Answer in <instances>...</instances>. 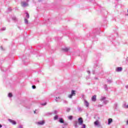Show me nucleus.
<instances>
[{"mask_svg":"<svg viewBox=\"0 0 128 128\" xmlns=\"http://www.w3.org/2000/svg\"><path fill=\"white\" fill-rule=\"evenodd\" d=\"M76 90H72L71 94L68 96V98H72V96H76Z\"/></svg>","mask_w":128,"mask_h":128,"instance_id":"nucleus-1","label":"nucleus"},{"mask_svg":"<svg viewBox=\"0 0 128 128\" xmlns=\"http://www.w3.org/2000/svg\"><path fill=\"white\" fill-rule=\"evenodd\" d=\"M78 122L80 126H82V124H84V120H82V118H78Z\"/></svg>","mask_w":128,"mask_h":128,"instance_id":"nucleus-2","label":"nucleus"},{"mask_svg":"<svg viewBox=\"0 0 128 128\" xmlns=\"http://www.w3.org/2000/svg\"><path fill=\"white\" fill-rule=\"evenodd\" d=\"M8 120L12 124H14V125L16 124V122L15 120H14L12 119H8Z\"/></svg>","mask_w":128,"mask_h":128,"instance_id":"nucleus-3","label":"nucleus"},{"mask_svg":"<svg viewBox=\"0 0 128 128\" xmlns=\"http://www.w3.org/2000/svg\"><path fill=\"white\" fill-rule=\"evenodd\" d=\"M94 124L96 126H100V122L98 120L94 122Z\"/></svg>","mask_w":128,"mask_h":128,"instance_id":"nucleus-4","label":"nucleus"},{"mask_svg":"<svg viewBox=\"0 0 128 128\" xmlns=\"http://www.w3.org/2000/svg\"><path fill=\"white\" fill-rule=\"evenodd\" d=\"M22 6H23V8H26L28 6V4L26 3V2H22Z\"/></svg>","mask_w":128,"mask_h":128,"instance_id":"nucleus-5","label":"nucleus"},{"mask_svg":"<svg viewBox=\"0 0 128 128\" xmlns=\"http://www.w3.org/2000/svg\"><path fill=\"white\" fill-rule=\"evenodd\" d=\"M116 72H122V67H118L116 70Z\"/></svg>","mask_w":128,"mask_h":128,"instance_id":"nucleus-6","label":"nucleus"},{"mask_svg":"<svg viewBox=\"0 0 128 128\" xmlns=\"http://www.w3.org/2000/svg\"><path fill=\"white\" fill-rule=\"evenodd\" d=\"M92 102H96V95H94L92 98Z\"/></svg>","mask_w":128,"mask_h":128,"instance_id":"nucleus-7","label":"nucleus"},{"mask_svg":"<svg viewBox=\"0 0 128 128\" xmlns=\"http://www.w3.org/2000/svg\"><path fill=\"white\" fill-rule=\"evenodd\" d=\"M84 105L86 106V108H88L89 106H90V103H88V102L86 101V100H84Z\"/></svg>","mask_w":128,"mask_h":128,"instance_id":"nucleus-8","label":"nucleus"},{"mask_svg":"<svg viewBox=\"0 0 128 128\" xmlns=\"http://www.w3.org/2000/svg\"><path fill=\"white\" fill-rule=\"evenodd\" d=\"M38 124L39 126H42V124H44V120L40 121L38 122Z\"/></svg>","mask_w":128,"mask_h":128,"instance_id":"nucleus-9","label":"nucleus"},{"mask_svg":"<svg viewBox=\"0 0 128 128\" xmlns=\"http://www.w3.org/2000/svg\"><path fill=\"white\" fill-rule=\"evenodd\" d=\"M100 29H96V32H94L95 34H100Z\"/></svg>","mask_w":128,"mask_h":128,"instance_id":"nucleus-10","label":"nucleus"},{"mask_svg":"<svg viewBox=\"0 0 128 128\" xmlns=\"http://www.w3.org/2000/svg\"><path fill=\"white\" fill-rule=\"evenodd\" d=\"M74 126H75V128H78V121H76V120L74 121Z\"/></svg>","mask_w":128,"mask_h":128,"instance_id":"nucleus-11","label":"nucleus"},{"mask_svg":"<svg viewBox=\"0 0 128 128\" xmlns=\"http://www.w3.org/2000/svg\"><path fill=\"white\" fill-rule=\"evenodd\" d=\"M59 122H60V124H64V119H62V118H59Z\"/></svg>","mask_w":128,"mask_h":128,"instance_id":"nucleus-12","label":"nucleus"},{"mask_svg":"<svg viewBox=\"0 0 128 128\" xmlns=\"http://www.w3.org/2000/svg\"><path fill=\"white\" fill-rule=\"evenodd\" d=\"M112 122V118H110L108 120V124H110Z\"/></svg>","mask_w":128,"mask_h":128,"instance_id":"nucleus-13","label":"nucleus"},{"mask_svg":"<svg viewBox=\"0 0 128 128\" xmlns=\"http://www.w3.org/2000/svg\"><path fill=\"white\" fill-rule=\"evenodd\" d=\"M64 52H68V50H70L68 48H66L62 49Z\"/></svg>","mask_w":128,"mask_h":128,"instance_id":"nucleus-14","label":"nucleus"},{"mask_svg":"<svg viewBox=\"0 0 128 128\" xmlns=\"http://www.w3.org/2000/svg\"><path fill=\"white\" fill-rule=\"evenodd\" d=\"M114 110L118 109V103L116 102L114 104Z\"/></svg>","mask_w":128,"mask_h":128,"instance_id":"nucleus-15","label":"nucleus"},{"mask_svg":"<svg viewBox=\"0 0 128 128\" xmlns=\"http://www.w3.org/2000/svg\"><path fill=\"white\" fill-rule=\"evenodd\" d=\"M89 2H92L94 6L96 4V1L94 0H88Z\"/></svg>","mask_w":128,"mask_h":128,"instance_id":"nucleus-16","label":"nucleus"},{"mask_svg":"<svg viewBox=\"0 0 128 128\" xmlns=\"http://www.w3.org/2000/svg\"><path fill=\"white\" fill-rule=\"evenodd\" d=\"M122 106V108H126V102H124Z\"/></svg>","mask_w":128,"mask_h":128,"instance_id":"nucleus-17","label":"nucleus"},{"mask_svg":"<svg viewBox=\"0 0 128 128\" xmlns=\"http://www.w3.org/2000/svg\"><path fill=\"white\" fill-rule=\"evenodd\" d=\"M68 120H72V118H74V116H68Z\"/></svg>","mask_w":128,"mask_h":128,"instance_id":"nucleus-18","label":"nucleus"},{"mask_svg":"<svg viewBox=\"0 0 128 128\" xmlns=\"http://www.w3.org/2000/svg\"><path fill=\"white\" fill-rule=\"evenodd\" d=\"M78 112H82V110H84V109L82 108L80 106L78 107Z\"/></svg>","mask_w":128,"mask_h":128,"instance_id":"nucleus-19","label":"nucleus"},{"mask_svg":"<svg viewBox=\"0 0 128 128\" xmlns=\"http://www.w3.org/2000/svg\"><path fill=\"white\" fill-rule=\"evenodd\" d=\"M106 96H102L101 99L100 100L101 102H102V101L104 100H106Z\"/></svg>","mask_w":128,"mask_h":128,"instance_id":"nucleus-20","label":"nucleus"},{"mask_svg":"<svg viewBox=\"0 0 128 128\" xmlns=\"http://www.w3.org/2000/svg\"><path fill=\"white\" fill-rule=\"evenodd\" d=\"M107 82L108 84H112V80L107 79Z\"/></svg>","mask_w":128,"mask_h":128,"instance_id":"nucleus-21","label":"nucleus"},{"mask_svg":"<svg viewBox=\"0 0 128 128\" xmlns=\"http://www.w3.org/2000/svg\"><path fill=\"white\" fill-rule=\"evenodd\" d=\"M104 88L106 90L108 91V85H106V84H105L104 85Z\"/></svg>","mask_w":128,"mask_h":128,"instance_id":"nucleus-22","label":"nucleus"},{"mask_svg":"<svg viewBox=\"0 0 128 128\" xmlns=\"http://www.w3.org/2000/svg\"><path fill=\"white\" fill-rule=\"evenodd\" d=\"M12 20H14L15 22H16V20H18V19L16 18V16L12 17Z\"/></svg>","mask_w":128,"mask_h":128,"instance_id":"nucleus-23","label":"nucleus"},{"mask_svg":"<svg viewBox=\"0 0 128 128\" xmlns=\"http://www.w3.org/2000/svg\"><path fill=\"white\" fill-rule=\"evenodd\" d=\"M24 23L28 24V20L26 18H24Z\"/></svg>","mask_w":128,"mask_h":128,"instance_id":"nucleus-24","label":"nucleus"},{"mask_svg":"<svg viewBox=\"0 0 128 128\" xmlns=\"http://www.w3.org/2000/svg\"><path fill=\"white\" fill-rule=\"evenodd\" d=\"M63 104H68V101L66 100H63Z\"/></svg>","mask_w":128,"mask_h":128,"instance_id":"nucleus-25","label":"nucleus"},{"mask_svg":"<svg viewBox=\"0 0 128 128\" xmlns=\"http://www.w3.org/2000/svg\"><path fill=\"white\" fill-rule=\"evenodd\" d=\"M108 100H104L103 101V104H108Z\"/></svg>","mask_w":128,"mask_h":128,"instance_id":"nucleus-26","label":"nucleus"},{"mask_svg":"<svg viewBox=\"0 0 128 128\" xmlns=\"http://www.w3.org/2000/svg\"><path fill=\"white\" fill-rule=\"evenodd\" d=\"M6 30V27H3V28H2L0 30H1L2 32H4V30Z\"/></svg>","mask_w":128,"mask_h":128,"instance_id":"nucleus-27","label":"nucleus"},{"mask_svg":"<svg viewBox=\"0 0 128 128\" xmlns=\"http://www.w3.org/2000/svg\"><path fill=\"white\" fill-rule=\"evenodd\" d=\"M8 98H12V93H9V94H8Z\"/></svg>","mask_w":128,"mask_h":128,"instance_id":"nucleus-28","label":"nucleus"},{"mask_svg":"<svg viewBox=\"0 0 128 128\" xmlns=\"http://www.w3.org/2000/svg\"><path fill=\"white\" fill-rule=\"evenodd\" d=\"M58 118V115H56L55 116H54V120H56Z\"/></svg>","mask_w":128,"mask_h":128,"instance_id":"nucleus-29","label":"nucleus"},{"mask_svg":"<svg viewBox=\"0 0 128 128\" xmlns=\"http://www.w3.org/2000/svg\"><path fill=\"white\" fill-rule=\"evenodd\" d=\"M66 111L67 112H70V108H67Z\"/></svg>","mask_w":128,"mask_h":128,"instance_id":"nucleus-30","label":"nucleus"},{"mask_svg":"<svg viewBox=\"0 0 128 128\" xmlns=\"http://www.w3.org/2000/svg\"><path fill=\"white\" fill-rule=\"evenodd\" d=\"M26 16L27 18H30V14H28V12H26Z\"/></svg>","mask_w":128,"mask_h":128,"instance_id":"nucleus-31","label":"nucleus"},{"mask_svg":"<svg viewBox=\"0 0 128 128\" xmlns=\"http://www.w3.org/2000/svg\"><path fill=\"white\" fill-rule=\"evenodd\" d=\"M98 63L95 64V65L94 66V68H98Z\"/></svg>","mask_w":128,"mask_h":128,"instance_id":"nucleus-32","label":"nucleus"},{"mask_svg":"<svg viewBox=\"0 0 128 128\" xmlns=\"http://www.w3.org/2000/svg\"><path fill=\"white\" fill-rule=\"evenodd\" d=\"M81 126H82L81 128H86V125L85 124H82Z\"/></svg>","mask_w":128,"mask_h":128,"instance_id":"nucleus-33","label":"nucleus"},{"mask_svg":"<svg viewBox=\"0 0 128 128\" xmlns=\"http://www.w3.org/2000/svg\"><path fill=\"white\" fill-rule=\"evenodd\" d=\"M32 88L33 90L36 89V86H34V85L32 86Z\"/></svg>","mask_w":128,"mask_h":128,"instance_id":"nucleus-34","label":"nucleus"},{"mask_svg":"<svg viewBox=\"0 0 128 128\" xmlns=\"http://www.w3.org/2000/svg\"><path fill=\"white\" fill-rule=\"evenodd\" d=\"M8 12H12V8H8Z\"/></svg>","mask_w":128,"mask_h":128,"instance_id":"nucleus-35","label":"nucleus"},{"mask_svg":"<svg viewBox=\"0 0 128 128\" xmlns=\"http://www.w3.org/2000/svg\"><path fill=\"white\" fill-rule=\"evenodd\" d=\"M18 28L19 30H22V27H20V26H18Z\"/></svg>","mask_w":128,"mask_h":128,"instance_id":"nucleus-36","label":"nucleus"},{"mask_svg":"<svg viewBox=\"0 0 128 128\" xmlns=\"http://www.w3.org/2000/svg\"><path fill=\"white\" fill-rule=\"evenodd\" d=\"M54 114H58V111L56 110H55L54 111Z\"/></svg>","mask_w":128,"mask_h":128,"instance_id":"nucleus-37","label":"nucleus"},{"mask_svg":"<svg viewBox=\"0 0 128 128\" xmlns=\"http://www.w3.org/2000/svg\"><path fill=\"white\" fill-rule=\"evenodd\" d=\"M42 106H46V102H44L42 104Z\"/></svg>","mask_w":128,"mask_h":128,"instance_id":"nucleus-38","label":"nucleus"},{"mask_svg":"<svg viewBox=\"0 0 128 128\" xmlns=\"http://www.w3.org/2000/svg\"><path fill=\"white\" fill-rule=\"evenodd\" d=\"M102 106H103V105H102V104L98 105V108H102Z\"/></svg>","mask_w":128,"mask_h":128,"instance_id":"nucleus-39","label":"nucleus"},{"mask_svg":"<svg viewBox=\"0 0 128 128\" xmlns=\"http://www.w3.org/2000/svg\"><path fill=\"white\" fill-rule=\"evenodd\" d=\"M58 97H56V99H55V100H56V102H58Z\"/></svg>","mask_w":128,"mask_h":128,"instance_id":"nucleus-40","label":"nucleus"},{"mask_svg":"<svg viewBox=\"0 0 128 128\" xmlns=\"http://www.w3.org/2000/svg\"><path fill=\"white\" fill-rule=\"evenodd\" d=\"M18 128H22V125H20Z\"/></svg>","mask_w":128,"mask_h":128,"instance_id":"nucleus-41","label":"nucleus"},{"mask_svg":"<svg viewBox=\"0 0 128 128\" xmlns=\"http://www.w3.org/2000/svg\"><path fill=\"white\" fill-rule=\"evenodd\" d=\"M66 126V124H64V126L62 127V128H64Z\"/></svg>","mask_w":128,"mask_h":128,"instance_id":"nucleus-42","label":"nucleus"},{"mask_svg":"<svg viewBox=\"0 0 128 128\" xmlns=\"http://www.w3.org/2000/svg\"><path fill=\"white\" fill-rule=\"evenodd\" d=\"M52 114L51 113V112H48V113L47 114L50 115H50Z\"/></svg>","mask_w":128,"mask_h":128,"instance_id":"nucleus-43","label":"nucleus"},{"mask_svg":"<svg viewBox=\"0 0 128 128\" xmlns=\"http://www.w3.org/2000/svg\"><path fill=\"white\" fill-rule=\"evenodd\" d=\"M0 50H4V48H2V46H0Z\"/></svg>","mask_w":128,"mask_h":128,"instance_id":"nucleus-44","label":"nucleus"},{"mask_svg":"<svg viewBox=\"0 0 128 128\" xmlns=\"http://www.w3.org/2000/svg\"><path fill=\"white\" fill-rule=\"evenodd\" d=\"M87 72H88V74H90V71L88 70V71H87Z\"/></svg>","mask_w":128,"mask_h":128,"instance_id":"nucleus-45","label":"nucleus"},{"mask_svg":"<svg viewBox=\"0 0 128 128\" xmlns=\"http://www.w3.org/2000/svg\"><path fill=\"white\" fill-rule=\"evenodd\" d=\"M92 74H94V70H92Z\"/></svg>","mask_w":128,"mask_h":128,"instance_id":"nucleus-46","label":"nucleus"},{"mask_svg":"<svg viewBox=\"0 0 128 128\" xmlns=\"http://www.w3.org/2000/svg\"><path fill=\"white\" fill-rule=\"evenodd\" d=\"M2 128V125L1 124H0V128Z\"/></svg>","mask_w":128,"mask_h":128,"instance_id":"nucleus-47","label":"nucleus"},{"mask_svg":"<svg viewBox=\"0 0 128 128\" xmlns=\"http://www.w3.org/2000/svg\"><path fill=\"white\" fill-rule=\"evenodd\" d=\"M126 88H128V84L126 85Z\"/></svg>","mask_w":128,"mask_h":128,"instance_id":"nucleus-48","label":"nucleus"},{"mask_svg":"<svg viewBox=\"0 0 128 128\" xmlns=\"http://www.w3.org/2000/svg\"><path fill=\"white\" fill-rule=\"evenodd\" d=\"M36 80L37 82H40V81L38 80V79H36Z\"/></svg>","mask_w":128,"mask_h":128,"instance_id":"nucleus-49","label":"nucleus"},{"mask_svg":"<svg viewBox=\"0 0 128 128\" xmlns=\"http://www.w3.org/2000/svg\"><path fill=\"white\" fill-rule=\"evenodd\" d=\"M126 108H128V104L126 106Z\"/></svg>","mask_w":128,"mask_h":128,"instance_id":"nucleus-50","label":"nucleus"},{"mask_svg":"<svg viewBox=\"0 0 128 128\" xmlns=\"http://www.w3.org/2000/svg\"><path fill=\"white\" fill-rule=\"evenodd\" d=\"M95 40H98V38H95V40H94V41H95Z\"/></svg>","mask_w":128,"mask_h":128,"instance_id":"nucleus-51","label":"nucleus"},{"mask_svg":"<svg viewBox=\"0 0 128 128\" xmlns=\"http://www.w3.org/2000/svg\"><path fill=\"white\" fill-rule=\"evenodd\" d=\"M95 80H98V78H96Z\"/></svg>","mask_w":128,"mask_h":128,"instance_id":"nucleus-52","label":"nucleus"},{"mask_svg":"<svg viewBox=\"0 0 128 128\" xmlns=\"http://www.w3.org/2000/svg\"><path fill=\"white\" fill-rule=\"evenodd\" d=\"M58 100H60V97H58Z\"/></svg>","mask_w":128,"mask_h":128,"instance_id":"nucleus-53","label":"nucleus"},{"mask_svg":"<svg viewBox=\"0 0 128 128\" xmlns=\"http://www.w3.org/2000/svg\"><path fill=\"white\" fill-rule=\"evenodd\" d=\"M27 2H30V0H26Z\"/></svg>","mask_w":128,"mask_h":128,"instance_id":"nucleus-54","label":"nucleus"},{"mask_svg":"<svg viewBox=\"0 0 128 128\" xmlns=\"http://www.w3.org/2000/svg\"><path fill=\"white\" fill-rule=\"evenodd\" d=\"M42 0H38V2H42Z\"/></svg>","mask_w":128,"mask_h":128,"instance_id":"nucleus-55","label":"nucleus"},{"mask_svg":"<svg viewBox=\"0 0 128 128\" xmlns=\"http://www.w3.org/2000/svg\"><path fill=\"white\" fill-rule=\"evenodd\" d=\"M48 22H50V19H48Z\"/></svg>","mask_w":128,"mask_h":128,"instance_id":"nucleus-56","label":"nucleus"},{"mask_svg":"<svg viewBox=\"0 0 128 128\" xmlns=\"http://www.w3.org/2000/svg\"><path fill=\"white\" fill-rule=\"evenodd\" d=\"M126 122H127V124H128V120H127Z\"/></svg>","mask_w":128,"mask_h":128,"instance_id":"nucleus-57","label":"nucleus"},{"mask_svg":"<svg viewBox=\"0 0 128 128\" xmlns=\"http://www.w3.org/2000/svg\"><path fill=\"white\" fill-rule=\"evenodd\" d=\"M126 60H128V58H126Z\"/></svg>","mask_w":128,"mask_h":128,"instance_id":"nucleus-58","label":"nucleus"},{"mask_svg":"<svg viewBox=\"0 0 128 128\" xmlns=\"http://www.w3.org/2000/svg\"><path fill=\"white\" fill-rule=\"evenodd\" d=\"M34 114H36V111H34Z\"/></svg>","mask_w":128,"mask_h":128,"instance_id":"nucleus-59","label":"nucleus"},{"mask_svg":"<svg viewBox=\"0 0 128 128\" xmlns=\"http://www.w3.org/2000/svg\"><path fill=\"white\" fill-rule=\"evenodd\" d=\"M86 79H88V77L86 78Z\"/></svg>","mask_w":128,"mask_h":128,"instance_id":"nucleus-60","label":"nucleus"},{"mask_svg":"<svg viewBox=\"0 0 128 128\" xmlns=\"http://www.w3.org/2000/svg\"><path fill=\"white\" fill-rule=\"evenodd\" d=\"M1 70H2V68H1Z\"/></svg>","mask_w":128,"mask_h":128,"instance_id":"nucleus-61","label":"nucleus"},{"mask_svg":"<svg viewBox=\"0 0 128 128\" xmlns=\"http://www.w3.org/2000/svg\"><path fill=\"white\" fill-rule=\"evenodd\" d=\"M110 40H111L110 38Z\"/></svg>","mask_w":128,"mask_h":128,"instance_id":"nucleus-62","label":"nucleus"},{"mask_svg":"<svg viewBox=\"0 0 128 128\" xmlns=\"http://www.w3.org/2000/svg\"><path fill=\"white\" fill-rule=\"evenodd\" d=\"M117 0V1H118V0Z\"/></svg>","mask_w":128,"mask_h":128,"instance_id":"nucleus-63","label":"nucleus"}]
</instances>
